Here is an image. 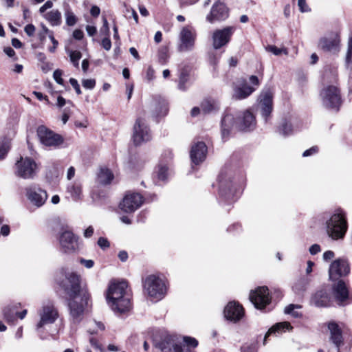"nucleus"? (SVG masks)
I'll return each mask as SVG.
<instances>
[{
    "label": "nucleus",
    "mask_w": 352,
    "mask_h": 352,
    "mask_svg": "<svg viewBox=\"0 0 352 352\" xmlns=\"http://www.w3.org/2000/svg\"><path fill=\"white\" fill-rule=\"evenodd\" d=\"M60 285L67 295V305L72 321L80 322L88 306L89 294L85 289L81 288L80 276L74 272L67 273Z\"/></svg>",
    "instance_id": "1"
},
{
    "label": "nucleus",
    "mask_w": 352,
    "mask_h": 352,
    "mask_svg": "<svg viewBox=\"0 0 352 352\" xmlns=\"http://www.w3.org/2000/svg\"><path fill=\"white\" fill-rule=\"evenodd\" d=\"M125 281L111 282L107 293V301L111 309L116 313H125L131 307L130 296L126 292Z\"/></svg>",
    "instance_id": "2"
},
{
    "label": "nucleus",
    "mask_w": 352,
    "mask_h": 352,
    "mask_svg": "<svg viewBox=\"0 0 352 352\" xmlns=\"http://www.w3.org/2000/svg\"><path fill=\"white\" fill-rule=\"evenodd\" d=\"M144 291L151 300L158 301L162 299L166 292V287L162 279L149 275L143 280Z\"/></svg>",
    "instance_id": "3"
},
{
    "label": "nucleus",
    "mask_w": 352,
    "mask_h": 352,
    "mask_svg": "<svg viewBox=\"0 0 352 352\" xmlns=\"http://www.w3.org/2000/svg\"><path fill=\"white\" fill-rule=\"evenodd\" d=\"M322 105L329 109L338 111L341 105L340 89L334 85L324 87L320 91Z\"/></svg>",
    "instance_id": "4"
},
{
    "label": "nucleus",
    "mask_w": 352,
    "mask_h": 352,
    "mask_svg": "<svg viewBox=\"0 0 352 352\" xmlns=\"http://www.w3.org/2000/svg\"><path fill=\"white\" fill-rule=\"evenodd\" d=\"M37 173V164L35 161L30 157H23L15 164V175L24 179H33Z\"/></svg>",
    "instance_id": "5"
},
{
    "label": "nucleus",
    "mask_w": 352,
    "mask_h": 352,
    "mask_svg": "<svg viewBox=\"0 0 352 352\" xmlns=\"http://www.w3.org/2000/svg\"><path fill=\"white\" fill-rule=\"evenodd\" d=\"M340 34L332 32L318 40V47L324 52L336 54L340 50Z\"/></svg>",
    "instance_id": "6"
},
{
    "label": "nucleus",
    "mask_w": 352,
    "mask_h": 352,
    "mask_svg": "<svg viewBox=\"0 0 352 352\" xmlns=\"http://www.w3.org/2000/svg\"><path fill=\"white\" fill-rule=\"evenodd\" d=\"M60 250L66 254L77 252L80 249L78 238L70 230L62 231L58 236Z\"/></svg>",
    "instance_id": "7"
},
{
    "label": "nucleus",
    "mask_w": 352,
    "mask_h": 352,
    "mask_svg": "<svg viewBox=\"0 0 352 352\" xmlns=\"http://www.w3.org/2000/svg\"><path fill=\"white\" fill-rule=\"evenodd\" d=\"M249 82L251 83V85H248L246 80L243 79L240 85L234 88L233 98L243 100L248 98L260 85L258 77L254 75L249 77Z\"/></svg>",
    "instance_id": "8"
},
{
    "label": "nucleus",
    "mask_w": 352,
    "mask_h": 352,
    "mask_svg": "<svg viewBox=\"0 0 352 352\" xmlns=\"http://www.w3.org/2000/svg\"><path fill=\"white\" fill-rule=\"evenodd\" d=\"M150 128L142 118H138L133 126L132 139L136 146L147 142L151 140Z\"/></svg>",
    "instance_id": "9"
},
{
    "label": "nucleus",
    "mask_w": 352,
    "mask_h": 352,
    "mask_svg": "<svg viewBox=\"0 0 352 352\" xmlns=\"http://www.w3.org/2000/svg\"><path fill=\"white\" fill-rule=\"evenodd\" d=\"M143 196L138 192H128L119 204L120 209L125 213H133L144 203Z\"/></svg>",
    "instance_id": "10"
},
{
    "label": "nucleus",
    "mask_w": 352,
    "mask_h": 352,
    "mask_svg": "<svg viewBox=\"0 0 352 352\" xmlns=\"http://www.w3.org/2000/svg\"><path fill=\"white\" fill-rule=\"evenodd\" d=\"M162 352H192L177 336H167L158 343Z\"/></svg>",
    "instance_id": "11"
},
{
    "label": "nucleus",
    "mask_w": 352,
    "mask_h": 352,
    "mask_svg": "<svg viewBox=\"0 0 352 352\" xmlns=\"http://www.w3.org/2000/svg\"><path fill=\"white\" fill-rule=\"evenodd\" d=\"M196 34L190 26L183 27L179 34L177 50L179 52L192 51L195 46Z\"/></svg>",
    "instance_id": "12"
},
{
    "label": "nucleus",
    "mask_w": 352,
    "mask_h": 352,
    "mask_svg": "<svg viewBox=\"0 0 352 352\" xmlns=\"http://www.w3.org/2000/svg\"><path fill=\"white\" fill-rule=\"evenodd\" d=\"M25 192L27 199L32 206L36 208L43 206L48 197L46 190L36 185L26 187Z\"/></svg>",
    "instance_id": "13"
},
{
    "label": "nucleus",
    "mask_w": 352,
    "mask_h": 352,
    "mask_svg": "<svg viewBox=\"0 0 352 352\" xmlns=\"http://www.w3.org/2000/svg\"><path fill=\"white\" fill-rule=\"evenodd\" d=\"M37 135L41 144L46 146L56 147L63 142V139L60 135L55 133L45 126L38 127Z\"/></svg>",
    "instance_id": "14"
},
{
    "label": "nucleus",
    "mask_w": 352,
    "mask_h": 352,
    "mask_svg": "<svg viewBox=\"0 0 352 352\" xmlns=\"http://www.w3.org/2000/svg\"><path fill=\"white\" fill-rule=\"evenodd\" d=\"M250 300L258 309H264L271 302L267 287H258L250 294Z\"/></svg>",
    "instance_id": "15"
},
{
    "label": "nucleus",
    "mask_w": 352,
    "mask_h": 352,
    "mask_svg": "<svg viewBox=\"0 0 352 352\" xmlns=\"http://www.w3.org/2000/svg\"><path fill=\"white\" fill-rule=\"evenodd\" d=\"M349 272V264L344 258H338L333 261L329 269V278L332 280H336L341 277L346 276Z\"/></svg>",
    "instance_id": "16"
},
{
    "label": "nucleus",
    "mask_w": 352,
    "mask_h": 352,
    "mask_svg": "<svg viewBox=\"0 0 352 352\" xmlns=\"http://www.w3.org/2000/svg\"><path fill=\"white\" fill-rule=\"evenodd\" d=\"M39 316L40 321L36 325L37 329L42 328L44 325L54 323L58 317V313L54 305L48 302L43 306Z\"/></svg>",
    "instance_id": "17"
},
{
    "label": "nucleus",
    "mask_w": 352,
    "mask_h": 352,
    "mask_svg": "<svg viewBox=\"0 0 352 352\" xmlns=\"http://www.w3.org/2000/svg\"><path fill=\"white\" fill-rule=\"evenodd\" d=\"M229 16V10L226 6L218 1L212 6L210 13L206 16V21L210 23L222 21Z\"/></svg>",
    "instance_id": "18"
},
{
    "label": "nucleus",
    "mask_w": 352,
    "mask_h": 352,
    "mask_svg": "<svg viewBox=\"0 0 352 352\" xmlns=\"http://www.w3.org/2000/svg\"><path fill=\"white\" fill-rule=\"evenodd\" d=\"M234 28L228 26L221 30H217L212 34V45L216 50L227 45L233 34Z\"/></svg>",
    "instance_id": "19"
},
{
    "label": "nucleus",
    "mask_w": 352,
    "mask_h": 352,
    "mask_svg": "<svg viewBox=\"0 0 352 352\" xmlns=\"http://www.w3.org/2000/svg\"><path fill=\"white\" fill-rule=\"evenodd\" d=\"M327 232L333 239H342L348 228L347 221H327Z\"/></svg>",
    "instance_id": "20"
},
{
    "label": "nucleus",
    "mask_w": 352,
    "mask_h": 352,
    "mask_svg": "<svg viewBox=\"0 0 352 352\" xmlns=\"http://www.w3.org/2000/svg\"><path fill=\"white\" fill-rule=\"evenodd\" d=\"M273 96L270 91H267L260 96L259 107L261 116L265 122H267L273 110Z\"/></svg>",
    "instance_id": "21"
},
{
    "label": "nucleus",
    "mask_w": 352,
    "mask_h": 352,
    "mask_svg": "<svg viewBox=\"0 0 352 352\" xmlns=\"http://www.w3.org/2000/svg\"><path fill=\"white\" fill-rule=\"evenodd\" d=\"M328 329L330 333L329 340L337 348V352H340V347L344 344L341 327L336 322L332 321L328 323Z\"/></svg>",
    "instance_id": "22"
},
{
    "label": "nucleus",
    "mask_w": 352,
    "mask_h": 352,
    "mask_svg": "<svg viewBox=\"0 0 352 352\" xmlns=\"http://www.w3.org/2000/svg\"><path fill=\"white\" fill-rule=\"evenodd\" d=\"M207 154V146L204 142H198L192 146L190 150V158L192 162L196 165L203 162Z\"/></svg>",
    "instance_id": "23"
},
{
    "label": "nucleus",
    "mask_w": 352,
    "mask_h": 352,
    "mask_svg": "<svg viewBox=\"0 0 352 352\" xmlns=\"http://www.w3.org/2000/svg\"><path fill=\"white\" fill-rule=\"evenodd\" d=\"M244 311L239 304L230 302L224 309V316L227 320L236 322L243 316Z\"/></svg>",
    "instance_id": "24"
},
{
    "label": "nucleus",
    "mask_w": 352,
    "mask_h": 352,
    "mask_svg": "<svg viewBox=\"0 0 352 352\" xmlns=\"http://www.w3.org/2000/svg\"><path fill=\"white\" fill-rule=\"evenodd\" d=\"M256 124L254 116L250 111H245L242 118L239 119L238 128L241 131H249L255 128Z\"/></svg>",
    "instance_id": "25"
},
{
    "label": "nucleus",
    "mask_w": 352,
    "mask_h": 352,
    "mask_svg": "<svg viewBox=\"0 0 352 352\" xmlns=\"http://www.w3.org/2000/svg\"><path fill=\"white\" fill-rule=\"evenodd\" d=\"M333 293L335 298L340 304L345 302L349 298V293L346 283L340 280L333 287Z\"/></svg>",
    "instance_id": "26"
},
{
    "label": "nucleus",
    "mask_w": 352,
    "mask_h": 352,
    "mask_svg": "<svg viewBox=\"0 0 352 352\" xmlns=\"http://www.w3.org/2000/svg\"><path fill=\"white\" fill-rule=\"evenodd\" d=\"M153 108L154 111L153 116L155 117L164 116L167 114L168 111L166 100L160 97L154 101L153 104Z\"/></svg>",
    "instance_id": "27"
},
{
    "label": "nucleus",
    "mask_w": 352,
    "mask_h": 352,
    "mask_svg": "<svg viewBox=\"0 0 352 352\" xmlns=\"http://www.w3.org/2000/svg\"><path fill=\"white\" fill-rule=\"evenodd\" d=\"M234 118L231 114H226L221 121V133L223 138L228 136L230 129L234 125Z\"/></svg>",
    "instance_id": "28"
},
{
    "label": "nucleus",
    "mask_w": 352,
    "mask_h": 352,
    "mask_svg": "<svg viewBox=\"0 0 352 352\" xmlns=\"http://www.w3.org/2000/svg\"><path fill=\"white\" fill-rule=\"evenodd\" d=\"M43 16L52 26H58L62 23L61 12L58 10H52L45 14Z\"/></svg>",
    "instance_id": "29"
},
{
    "label": "nucleus",
    "mask_w": 352,
    "mask_h": 352,
    "mask_svg": "<svg viewBox=\"0 0 352 352\" xmlns=\"http://www.w3.org/2000/svg\"><path fill=\"white\" fill-rule=\"evenodd\" d=\"M312 303L318 307H327L329 305V298L325 292L320 291L313 296Z\"/></svg>",
    "instance_id": "30"
},
{
    "label": "nucleus",
    "mask_w": 352,
    "mask_h": 352,
    "mask_svg": "<svg viewBox=\"0 0 352 352\" xmlns=\"http://www.w3.org/2000/svg\"><path fill=\"white\" fill-rule=\"evenodd\" d=\"M113 179L111 171L107 168H102L98 174V181L100 184L106 185L110 184Z\"/></svg>",
    "instance_id": "31"
},
{
    "label": "nucleus",
    "mask_w": 352,
    "mask_h": 352,
    "mask_svg": "<svg viewBox=\"0 0 352 352\" xmlns=\"http://www.w3.org/2000/svg\"><path fill=\"white\" fill-rule=\"evenodd\" d=\"M292 329V327L291 326L290 323L288 322H278L272 326L267 332L265 334V336L264 338V342H265L266 339L268 336H270L272 333H275L276 332H281L284 331L285 329L291 330Z\"/></svg>",
    "instance_id": "32"
},
{
    "label": "nucleus",
    "mask_w": 352,
    "mask_h": 352,
    "mask_svg": "<svg viewBox=\"0 0 352 352\" xmlns=\"http://www.w3.org/2000/svg\"><path fill=\"white\" fill-rule=\"evenodd\" d=\"M218 109V102L212 99H205L201 104V109L204 113H209Z\"/></svg>",
    "instance_id": "33"
},
{
    "label": "nucleus",
    "mask_w": 352,
    "mask_h": 352,
    "mask_svg": "<svg viewBox=\"0 0 352 352\" xmlns=\"http://www.w3.org/2000/svg\"><path fill=\"white\" fill-rule=\"evenodd\" d=\"M226 177L227 176L226 175H224L223 173H221L220 175H219L218 179H219V192L221 196H223L226 198L229 199L232 195V190L230 186L229 185L228 187V190H229L230 192L228 194H227V192H226V182H227Z\"/></svg>",
    "instance_id": "34"
},
{
    "label": "nucleus",
    "mask_w": 352,
    "mask_h": 352,
    "mask_svg": "<svg viewBox=\"0 0 352 352\" xmlns=\"http://www.w3.org/2000/svg\"><path fill=\"white\" fill-rule=\"evenodd\" d=\"M67 190L74 199L78 200L81 198L82 187L80 184L74 183L67 187Z\"/></svg>",
    "instance_id": "35"
},
{
    "label": "nucleus",
    "mask_w": 352,
    "mask_h": 352,
    "mask_svg": "<svg viewBox=\"0 0 352 352\" xmlns=\"http://www.w3.org/2000/svg\"><path fill=\"white\" fill-rule=\"evenodd\" d=\"M16 307H7L3 309L4 318L8 323H13L16 320Z\"/></svg>",
    "instance_id": "36"
},
{
    "label": "nucleus",
    "mask_w": 352,
    "mask_h": 352,
    "mask_svg": "<svg viewBox=\"0 0 352 352\" xmlns=\"http://www.w3.org/2000/svg\"><path fill=\"white\" fill-rule=\"evenodd\" d=\"M337 70L336 68L331 66H327L324 69L323 78L324 81L333 82L336 80Z\"/></svg>",
    "instance_id": "37"
},
{
    "label": "nucleus",
    "mask_w": 352,
    "mask_h": 352,
    "mask_svg": "<svg viewBox=\"0 0 352 352\" xmlns=\"http://www.w3.org/2000/svg\"><path fill=\"white\" fill-rule=\"evenodd\" d=\"M265 50L268 52H271L275 56H279L282 54L288 55V50L285 47L278 48L275 45H268L265 47Z\"/></svg>",
    "instance_id": "38"
},
{
    "label": "nucleus",
    "mask_w": 352,
    "mask_h": 352,
    "mask_svg": "<svg viewBox=\"0 0 352 352\" xmlns=\"http://www.w3.org/2000/svg\"><path fill=\"white\" fill-rule=\"evenodd\" d=\"M302 306L299 305L290 304L288 306L285 307L284 312L286 314H290L294 318H299L301 316V314L297 311H295L296 309H301Z\"/></svg>",
    "instance_id": "39"
},
{
    "label": "nucleus",
    "mask_w": 352,
    "mask_h": 352,
    "mask_svg": "<svg viewBox=\"0 0 352 352\" xmlns=\"http://www.w3.org/2000/svg\"><path fill=\"white\" fill-rule=\"evenodd\" d=\"M157 177L160 181L164 182L168 176V169L165 165H160L158 166L156 171Z\"/></svg>",
    "instance_id": "40"
},
{
    "label": "nucleus",
    "mask_w": 352,
    "mask_h": 352,
    "mask_svg": "<svg viewBox=\"0 0 352 352\" xmlns=\"http://www.w3.org/2000/svg\"><path fill=\"white\" fill-rule=\"evenodd\" d=\"M66 23L68 26H73L77 22V18L70 8L66 9L65 12Z\"/></svg>",
    "instance_id": "41"
},
{
    "label": "nucleus",
    "mask_w": 352,
    "mask_h": 352,
    "mask_svg": "<svg viewBox=\"0 0 352 352\" xmlns=\"http://www.w3.org/2000/svg\"><path fill=\"white\" fill-rule=\"evenodd\" d=\"M81 56L82 54L79 51H71L69 52L70 60L76 67H78V61L81 58Z\"/></svg>",
    "instance_id": "42"
},
{
    "label": "nucleus",
    "mask_w": 352,
    "mask_h": 352,
    "mask_svg": "<svg viewBox=\"0 0 352 352\" xmlns=\"http://www.w3.org/2000/svg\"><path fill=\"white\" fill-rule=\"evenodd\" d=\"M292 132V125L286 121H285L279 128V133L284 136L290 135Z\"/></svg>",
    "instance_id": "43"
},
{
    "label": "nucleus",
    "mask_w": 352,
    "mask_h": 352,
    "mask_svg": "<svg viewBox=\"0 0 352 352\" xmlns=\"http://www.w3.org/2000/svg\"><path fill=\"white\" fill-rule=\"evenodd\" d=\"M10 149V144L8 142H0V160H3L7 155Z\"/></svg>",
    "instance_id": "44"
},
{
    "label": "nucleus",
    "mask_w": 352,
    "mask_h": 352,
    "mask_svg": "<svg viewBox=\"0 0 352 352\" xmlns=\"http://www.w3.org/2000/svg\"><path fill=\"white\" fill-rule=\"evenodd\" d=\"M352 58V36L349 37L347 43V52L346 55V62L349 63Z\"/></svg>",
    "instance_id": "45"
},
{
    "label": "nucleus",
    "mask_w": 352,
    "mask_h": 352,
    "mask_svg": "<svg viewBox=\"0 0 352 352\" xmlns=\"http://www.w3.org/2000/svg\"><path fill=\"white\" fill-rule=\"evenodd\" d=\"M329 220H346V216L344 212L341 209H338L335 212Z\"/></svg>",
    "instance_id": "46"
},
{
    "label": "nucleus",
    "mask_w": 352,
    "mask_h": 352,
    "mask_svg": "<svg viewBox=\"0 0 352 352\" xmlns=\"http://www.w3.org/2000/svg\"><path fill=\"white\" fill-rule=\"evenodd\" d=\"M184 341L186 344H185L190 349V346L196 347L198 345V342L195 338L191 337H184Z\"/></svg>",
    "instance_id": "47"
},
{
    "label": "nucleus",
    "mask_w": 352,
    "mask_h": 352,
    "mask_svg": "<svg viewBox=\"0 0 352 352\" xmlns=\"http://www.w3.org/2000/svg\"><path fill=\"white\" fill-rule=\"evenodd\" d=\"M82 86L89 89H92L96 85V80L94 79H85L82 81Z\"/></svg>",
    "instance_id": "48"
},
{
    "label": "nucleus",
    "mask_w": 352,
    "mask_h": 352,
    "mask_svg": "<svg viewBox=\"0 0 352 352\" xmlns=\"http://www.w3.org/2000/svg\"><path fill=\"white\" fill-rule=\"evenodd\" d=\"M63 72L60 69H56L54 72L53 77L55 81L59 85H63V80L62 78Z\"/></svg>",
    "instance_id": "49"
},
{
    "label": "nucleus",
    "mask_w": 352,
    "mask_h": 352,
    "mask_svg": "<svg viewBox=\"0 0 352 352\" xmlns=\"http://www.w3.org/2000/svg\"><path fill=\"white\" fill-rule=\"evenodd\" d=\"M98 245L100 246V248L104 250L109 247V242L106 238L100 237L98 240Z\"/></svg>",
    "instance_id": "50"
},
{
    "label": "nucleus",
    "mask_w": 352,
    "mask_h": 352,
    "mask_svg": "<svg viewBox=\"0 0 352 352\" xmlns=\"http://www.w3.org/2000/svg\"><path fill=\"white\" fill-rule=\"evenodd\" d=\"M69 82H70L71 85L74 87V89H75L76 94L78 95H80L81 94V90H80V85H79L77 80H76L75 78H71L69 79Z\"/></svg>",
    "instance_id": "51"
},
{
    "label": "nucleus",
    "mask_w": 352,
    "mask_h": 352,
    "mask_svg": "<svg viewBox=\"0 0 352 352\" xmlns=\"http://www.w3.org/2000/svg\"><path fill=\"white\" fill-rule=\"evenodd\" d=\"M80 263L88 269L93 267L94 265V261L91 259L80 258Z\"/></svg>",
    "instance_id": "52"
},
{
    "label": "nucleus",
    "mask_w": 352,
    "mask_h": 352,
    "mask_svg": "<svg viewBox=\"0 0 352 352\" xmlns=\"http://www.w3.org/2000/svg\"><path fill=\"white\" fill-rule=\"evenodd\" d=\"M101 45L105 50H107V51L110 50V49L111 47V42L109 38L106 37V38H103L101 42Z\"/></svg>",
    "instance_id": "53"
},
{
    "label": "nucleus",
    "mask_w": 352,
    "mask_h": 352,
    "mask_svg": "<svg viewBox=\"0 0 352 352\" xmlns=\"http://www.w3.org/2000/svg\"><path fill=\"white\" fill-rule=\"evenodd\" d=\"M53 7V2L51 1H47L40 8L39 12L43 14L47 9Z\"/></svg>",
    "instance_id": "54"
},
{
    "label": "nucleus",
    "mask_w": 352,
    "mask_h": 352,
    "mask_svg": "<svg viewBox=\"0 0 352 352\" xmlns=\"http://www.w3.org/2000/svg\"><path fill=\"white\" fill-rule=\"evenodd\" d=\"M187 81V78L184 74H182L179 78V82L178 85V88L180 90L184 91L186 89L185 83Z\"/></svg>",
    "instance_id": "55"
},
{
    "label": "nucleus",
    "mask_w": 352,
    "mask_h": 352,
    "mask_svg": "<svg viewBox=\"0 0 352 352\" xmlns=\"http://www.w3.org/2000/svg\"><path fill=\"white\" fill-rule=\"evenodd\" d=\"M298 6L302 12H307L309 10L305 0H298Z\"/></svg>",
    "instance_id": "56"
},
{
    "label": "nucleus",
    "mask_w": 352,
    "mask_h": 352,
    "mask_svg": "<svg viewBox=\"0 0 352 352\" xmlns=\"http://www.w3.org/2000/svg\"><path fill=\"white\" fill-rule=\"evenodd\" d=\"M25 32L29 36H32L35 32V27L32 24H28L25 27Z\"/></svg>",
    "instance_id": "57"
},
{
    "label": "nucleus",
    "mask_w": 352,
    "mask_h": 352,
    "mask_svg": "<svg viewBox=\"0 0 352 352\" xmlns=\"http://www.w3.org/2000/svg\"><path fill=\"white\" fill-rule=\"evenodd\" d=\"M146 78L148 81H151L155 78V71L151 67H148L147 69Z\"/></svg>",
    "instance_id": "58"
},
{
    "label": "nucleus",
    "mask_w": 352,
    "mask_h": 352,
    "mask_svg": "<svg viewBox=\"0 0 352 352\" xmlns=\"http://www.w3.org/2000/svg\"><path fill=\"white\" fill-rule=\"evenodd\" d=\"M318 148L317 146H312L311 148H310L309 149H307L303 153H302V156L303 157H307V156H309V155H311L313 154H315L318 152Z\"/></svg>",
    "instance_id": "59"
},
{
    "label": "nucleus",
    "mask_w": 352,
    "mask_h": 352,
    "mask_svg": "<svg viewBox=\"0 0 352 352\" xmlns=\"http://www.w3.org/2000/svg\"><path fill=\"white\" fill-rule=\"evenodd\" d=\"M49 38L52 41V44H53V46L52 47H50L49 50L51 52H54L55 51L56 48L57 47L58 41L54 38V35H53L52 33H50L49 34Z\"/></svg>",
    "instance_id": "60"
},
{
    "label": "nucleus",
    "mask_w": 352,
    "mask_h": 352,
    "mask_svg": "<svg viewBox=\"0 0 352 352\" xmlns=\"http://www.w3.org/2000/svg\"><path fill=\"white\" fill-rule=\"evenodd\" d=\"M101 32H104L107 36H109V28L108 25V21L105 18L103 19V25L102 28H101Z\"/></svg>",
    "instance_id": "61"
},
{
    "label": "nucleus",
    "mask_w": 352,
    "mask_h": 352,
    "mask_svg": "<svg viewBox=\"0 0 352 352\" xmlns=\"http://www.w3.org/2000/svg\"><path fill=\"white\" fill-rule=\"evenodd\" d=\"M320 252V247L318 244H314L309 248V252L312 255H315Z\"/></svg>",
    "instance_id": "62"
},
{
    "label": "nucleus",
    "mask_w": 352,
    "mask_h": 352,
    "mask_svg": "<svg viewBox=\"0 0 352 352\" xmlns=\"http://www.w3.org/2000/svg\"><path fill=\"white\" fill-rule=\"evenodd\" d=\"M83 32L80 30H75L73 32V36L77 40H81L83 38Z\"/></svg>",
    "instance_id": "63"
},
{
    "label": "nucleus",
    "mask_w": 352,
    "mask_h": 352,
    "mask_svg": "<svg viewBox=\"0 0 352 352\" xmlns=\"http://www.w3.org/2000/svg\"><path fill=\"white\" fill-rule=\"evenodd\" d=\"M333 257H334V252L331 250L326 251L323 254V259L324 261H329V260L332 259Z\"/></svg>",
    "instance_id": "64"
}]
</instances>
